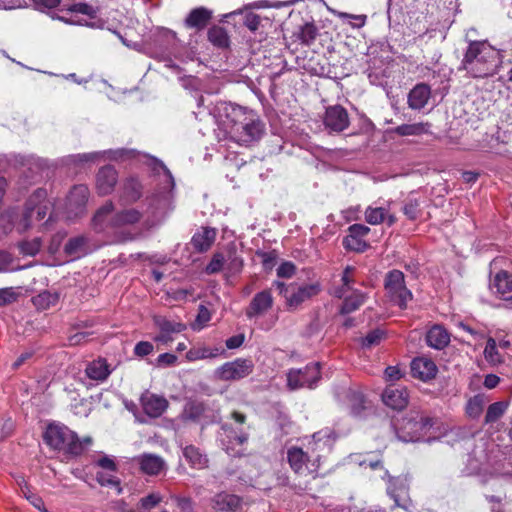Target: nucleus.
<instances>
[{"instance_id": "f257e3e1", "label": "nucleus", "mask_w": 512, "mask_h": 512, "mask_svg": "<svg viewBox=\"0 0 512 512\" xmlns=\"http://www.w3.org/2000/svg\"><path fill=\"white\" fill-rule=\"evenodd\" d=\"M218 110L224 113L221 122L237 143L249 144L262 137L264 124L252 110L227 103H221Z\"/></svg>"}, {"instance_id": "f03ea898", "label": "nucleus", "mask_w": 512, "mask_h": 512, "mask_svg": "<svg viewBox=\"0 0 512 512\" xmlns=\"http://www.w3.org/2000/svg\"><path fill=\"white\" fill-rule=\"evenodd\" d=\"M499 64V52L487 41H471L460 69L471 77L485 78L496 74Z\"/></svg>"}, {"instance_id": "7ed1b4c3", "label": "nucleus", "mask_w": 512, "mask_h": 512, "mask_svg": "<svg viewBox=\"0 0 512 512\" xmlns=\"http://www.w3.org/2000/svg\"><path fill=\"white\" fill-rule=\"evenodd\" d=\"M44 441L54 450L72 456L82 454L92 443L90 437L80 440L72 430L61 424H50L44 433Z\"/></svg>"}, {"instance_id": "20e7f679", "label": "nucleus", "mask_w": 512, "mask_h": 512, "mask_svg": "<svg viewBox=\"0 0 512 512\" xmlns=\"http://www.w3.org/2000/svg\"><path fill=\"white\" fill-rule=\"evenodd\" d=\"M114 210L111 201L106 202L99 208L94 215L93 225L98 231H103L106 227L120 228L136 224L142 218V212L136 208H127L118 211L110 217Z\"/></svg>"}, {"instance_id": "39448f33", "label": "nucleus", "mask_w": 512, "mask_h": 512, "mask_svg": "<svg viewBox=\"0 0 512 512\" xmlns=\"http://www.w3.org/2000/svg\"><path fill=\"white\" fill-rule=\"evenodd\" d=\"M351 458L352 461L360 466H368L372 470L382 469L383 475L381 478L387 480V494L394 500L396 506L406 508V505L403 503L408 494V484L405 477H391L388 471L383 469L381 460L378 457L372 456L371 453H367L364 459H361L359 455L351 456Z\"/></svg>"}, {"instance_id": "423d86ee", "label": "nucleus", "mask_w": 512, "mask_h": 512, "mask_svg": "<svg viewBox=\"0 0 512 512\" xmlns=\"http://www.w3.org/2000/svg\"><path fill=\"white\" fill-rule=\"evenodd\" d=\"M397 437L403 442H416L423 438L432 427V419L418 411H410L401 420L393 424Z\"/></svg>"}, {"instance_id": "0eeeda50", "label": "nucleus", "mask_w": 512, "mask_h": 512, "mask_svg": "<svg viewBox=\"0 0 512 512\" xmlns=\"http://www.w3.org/2000/svg\"><path fill=\"white\" fill-rule=\"evenodd\" d=\"M218 418V411L209 407L208 404L197 401H188L181 414L174 419L175 429H179L187 422L201 423L203 425L215 422Z\"/></svg>"}, {"instance_id": "6e6552de", "label": "nucleus", "mask_w": 512, "mask_h": 512, "mask_svg": "<svg viewBox=\"0 0 512 512\" xmlns=\"http://www.w3.org/2000/svg\"><path fill=\"white\" fill-rule=\"evenodd\" d=\"M384 289L388 299L401 309L407 308L413 299L412 292L406 286L405 275L400 270L393 269L385 275Z\"/></svg>"}, {"instance_id": "1a4fd4ad", "label": "nucleus", "mask_w": 512, "mask_h": 512, "mask_svg": "<svg viewBox=\"0 0 512 512\" xmlns=\"http://www.w3.org/2000/svg\"><path fill=\"white\" fill-rule=\"evenodd\" d=\"M254 370L251 359L237 358L226 362L214 371L216 379L221 381H238L249 376Z\"/></svg>"}, {"instance_id": "9d476101", "label": "nucleus", "mask_w": 512, "mask_h": 512, "mask_svg": "<svg viewBox=\"0 0 512 512\" xmlns=\"http://www.w3.org/2000/svg\"><path fill=\"white\" fill-rule=\"evenodd\" d=\"M320 380L319 363H310L303 368L290 369L287 373V385L291 390L313 388Z\"/></svg>"}, {"instance_id": "9b49d317", "label": "nucleus", "mask_w": 512, "mask_h": 512, "mask_svg": "<svg viewBox=\"0 0 512 512\" xmlns=\"http://www.w3.org/2000/svg\"><path fill=\"white\" fill-rule=\"evenodd\" d=\"M154 171L157 174V181L161 185L160 191L153 196L156 202V209H165L171 200V193L174 189L175 182L171 172L162 162H156Z\"/></svg>"}, {"instance_id": "f8f14e48", "label": "nucleus", "mask_w": 512, "mask_h": 512, "mask_svg": "<svg viewBox=\"0 0 512 512\" xmlns=\"http://www.w3.org/2000/svg\"><path fill=\"white\" fill-rule=\"evenodd\" d=\"M288 462L291 468L298 474L314 473L317 471L319 465L318 461L320 458L319 454H316L313 459L301 448L293 447L288 450L287 453Z\"/></svg>"}, {"instance_id": "ddd939ff", "label": "nucleus", "mask_w": 512, "mask_h": 512, "mask_svg": "<svg viewBox=\"0 0 512 512\" xmlns=\"http://www.w3.org/2000/svg\"><path fill=\"white\" fill-rule=\"evenodd\" d=\"M274 304V298L271 289H264L257 292L251 299L245 309V315L248 319H257L270 311Z\"/></svg>"}, {"instance_id": "4468645a", "label": "nucleus", "mask_w": 512, "mask_h": 512, "mask_svg": "<svg viewBox=\"0 0 512 512\" xmlns=\"http://www.w3.org/2000/svg\"><path fill=\"white\" fill-rule=\"evenodd\" d=\"M154 324L159 329V334L154 337V341L161 344L172 342L174 340L173 334H179L186 330L184 323L163 316H155Z\"/></svg>"}, {"instance_id": "2eb2a0df", "label": "nucleus", "mask_w": 512, "mask_h": 512, "mask_svg": "<svg viewBox=\"0 0 512 512\" xmlns=\"http://www.w3.org/2000/svg\"><path fill=\"white\" fill-rule=\"evenodd\" d=\"M325 128L330 132H342L350 123L347 110L340 105L329 106L323 119Z\"/></svg>"}, {"instance_id": "dca6fc26", "label": "nucleus", "mask_w": 512, "mask_h": 512, "mask_svg": "<svg viewBox=\"0 0 512 512\" xmlns=\"http://www.w3.org/2000/svg\"><path fill=\"white\" fill-rule=\"evenodd\" d=\"M370 228L363 224H353L348 229V235L343 239V246L347 250L364 252L368 248L364 237L369 233Z\"/></svg>"}, {"instance_id": "f3484780", "label": "nucleus", "mask_w": 512, "mask_h": 512, "mask_svg": "<svg viewBox=\"0 0 512 512\" xmlns=\"http://www.w3.org/2000/svg\"><path fill=\"white\" fill-rule=\"evenodd\" d=\"M319 292L320 285L318 283L305 284L299 287L292 286L290 294L287 295L286 305L290 309H295Z\"/></svg>"}, {"instance_id": "a211bd4d", "label": "nucleus", "mask_w": 512, "mask_h": 512, "mask_svg": "<svg viewBox=\"0 0 512 512\" xmlns=\"http://www.w3.org/2000/svg\"><path fill=\"white\" fill-rule=\"evenodd\" d=\"M133 462L139 466L142 473L151 476L160 474L166 468L164 459L152 453H144L134 457Z\"/></svg>"}, {"instance_id": "6ab92c4d", "label": "nucleus", "mask_w": 512, "mask_h": 512, "mask_svg": "<svg viewBox=\"0 0 512 512\" xmlns=\"http://www.w3.org/2000/svg\"><path fill=\"white\" fill-rule=\"evenodd\" d=\"M382 401L394 410H402L408 404L409 394L405 387L388 386L382 393Z\"/></svg>"}, {"instance_id": "aec40b11", "label": "nucleus", "mask_w": 512, "mask_h": 512, "mask_svg": "<svg viewBox=\"0 0 512 512\" xmlns=\"http://www.w3.org/2000/svg\"><path fill=\"white\" fill-rule=\"evenodd\" d=\"M113 372V368L105 358H98L86 365L85 375L96 384L105 382Z\"/></svg>"}, {"instance_id": "412c9836", "label": "nucleus", "mask_w": 512, "mask_h": 512, "mask_svg": "<svg viewBox=\"0 0 512 512\" xmlns=\"http://www.w3.org/2000/svg\"><path fill=\"white\" fill-rule=\"evenodd\" d=\"M212 508L220 512H235L242 506V498L235 494L222 491L211 498Z\"/></svg>"}, {"instance_id": "4be33fe9", "label": "nucleus", "mask_w": 512, "mask_h": 512, "mask_svg": "<svg viewBox=\"0 0 512 512\" xmlns=\"http://www.w3.org/2000/svg\"><path fill=\"white\" fill-rule=\"evenodd\" d=\"M436 364L429 358L418 357L411 362V373L414 378L427 382L437 374Z\"/></svg>"}, {"instance_id": "5701e85b", "label": "nucleus", "mask_w": 512, "mask_h": 512, "mask_svg": "<svg viewBox=\"0 0 512 512\" xmlns=\"http://www.w3.org/2000/svg\"><path fill=\"white\" fill-rule=\"evenodd\" d=\"M45 196V192L42 190H38L33 197L29 200L26 211L24 213L23 219L21 221L22 230L25 231L31 226L30 219L36 214L37 220H42L46 217L48 212V206L46 204H38L35 206H32L34 203V198L37 200H40Z\"/></svg>"}, {"instance_id": "b1692460", "label": "nucleus", "mask_w": 512, "mask_h": 512, "mask_svg": "<svg viewBox=\"0 0 512 512\" xmlns=\"http://www.w3.org/2000/svg\"><path fill=\"white\" fill-rule=\"evenodd\" d=\"M118 175L113 166L102 167L96 177V188L100 195H108L117 183Z\"/></svg>"}, {"instance_id": "393cba45", "label": "nucleus", "mask_w": 512, "mask_h": 512, "mask_svg": "<svg viewBox=\"0 0 512 512\" xmlns=\"http://www.w3.org/2000/svg\"><path fill=\"white\" fill-rule=\"evenodd\" d=\"M141 405L148 416L156 418L165 412L168 407V401L163 396L147 392L141 396Z\"/></svg>"}, {"instance_id": "a878e982", "label": "nucleus", "mask_w": 512, "mask_h": 512, "mask_svg": "<svg viewBox=\"0 0 512 512\" xmlns=\"http://www.w3.org/2000/svg\"><path fill=\"white\" fill-rule=\"evenodd\" d=\"M216 235V229L201 227L191 239V244L194 250L200 253L208 251L215 242Z\"/></svg>"}, {"instance_id": "bb28decb", "label": "nucleus", "mask_w": 512, "mask_h": 512, "mask_svg": "<svg viewBox=\"0 0 512 512\" xmlns=\"http://www.w3.org/2000/svg\"><path fill=\"white\" fill-rule=\"evenodd\" d=\"M336 439L335 433L331 428H324L312 435V441L309 442V448L313 452L330 450Z\"/></svg>"}, {"instance_id": "cd10ccee", "label": "nucleus", "mask_w": 512, "mask_h": 512, "mask_svg": "<svg viewBox=\"0 0 512 512\" xmlns=\"http://www.w3.org/2000/svg\"><path fill=\"white\" fill-rule=\"evenodd\" d=\"M493 292L505 300H512V276L505 271L497 273L490 284Z\"/></svg>"}, {"instance_id": "c85d7f7f", "label": "nucleus", "mask_w": 512, "mask_h": 512, "mask_svg": "<svg viewBox=\"0 0 512 512\" xmlns=\"http://www.w3.org/2000/svg\"><path fill=\"white\" fill-rule=\"evenodd\" d=\"M431 95L427 84H417L408 95V105L411 109L420 110L425 107Z\"/></svg>"}, {"instance_id": "c756f323", "label": "nucleus", "mask_w": 512, "mask_h": 512, "mask_svg": "<svg viewBox=\"0 0 512 512\" xmlns=\"http://www.w3.org/2000/svg\"><path fill=\"white\" fill-rule=\"evenodd\" d=\"M348 295L344 294L343 303L340 309L342 314H350L358 310L367 300V294L360 290H351Z\"/></svg>"}, {"instance_id": "7c9ffc66", "label": "nucleus", "mask_w": 512, "mask_h": 512, "mask_svg": "<svg viewBox=\"0 0 512 512\" xmlns=\"http://www.w3.org/2000/svg\"><path fill=\"white\" fill-rule=\"evenodd\" d=\"M426 342L430 347L440 350L449 344L450 335L444 327L435 325L427 332Z\"/></svg>"}, {"instance_id": "2f4dec72", "label": "nucleus", "mask_w": 512, "mask_h": 512, "mask_svg": "<svg viewBox=\"0 0 512 512\" xmlns=\"http://www.w3.org/2000/svg\"><path fill=\"white\" fill-rule=\"evenodd\" d=\"M212 17V11L205 7L193 9L187 16L185 23L187 27L201 30L205 28Z\"/></svg>"}, {"instance_id": "473e14b6", "label": "nucleus", "mask_w": 512, "mask_h": 512, "mask_svg": "<svg viewBox=\"0 0 512 512\" xmlns=\"http://www.w3.org/2000/svg\"><path fill=\"white\" fill-rule=\"evenodd\" d=\"M183 456L194 469L202 470L208 467L209 460L207 455L193 445H188L183 449Z\"/></svg>"}, {"instance_id": "72a5a7b5", "label": "nucleus", "mask_w": 512, "mask_h": 512, "mask_svg": "<svg viewBox=\"0 0 512 512\" xmlns=\"http://www.w3.org/2000/svg\"><path fill=\"white\" fill-rule=\"evenodd\" d=\"M89 196V189L85 185H76L72 188L68 196V205L71 209L75 208L82 212Z\"/></svg>"}, {"instance_id": "f704fd0d", "label": "nucleus", "mask_w": 512, "mask_h": 512, "mask_svg": "<svg viewBox=\"0 0 512 512\" xmlns=\"http://www.w3.org/2000/svg\"><path fill=\"white\" fill-rule=\"evenodd\" d=\"M142 195V186L138 180L130 178L123 184L121 199L127 203L136 202Z\"/></svg>"}, {"instance_id": "c9c22d12", "label": "nucleus", "mask_w": 512, "mask_h": 512, "mask_svg": "<svg viewBox=\"0 0 512 512\" xmlns=\"http://www.w3.org/2000/svg\"><path fill=\"white\" fill-rule=\"evenodd\" d=\"M223 350L221 348H209L206 346L191 348L186 353V359L188 361H197L202 359H211L219 356Z\"/></svg>"}, {"instance_id": "e433bc0d", "label": "nucleus", "mask_w": 512, "mask_h": 512, "mask_svg": "<svg viewBox=\"0 0 512 512\" xmlns=\"http://www.w3.org/2000/svg\"><path fill=\"white\" fill-rule=\"evenodd\" d=\"M59 300V295L56 292L45 290L32 298L33 305L38 310H46L55 306Z\"/></svg>"}, {"instance_id": "4c0bfd02", "label": "nucleus", "mask_w": 512, "mask_h": 512, "mask_svg": "<svg viewBox=\"0 0 512 512\" xmlns=\"http://www.w3.org/2000/svg\"><path fill=\"white\" fill-rule=\"evenodd\" d=\"M86 243L84 236L73 237L65 244L64 251L67 255L78 258L86 253Z\"/></svg>"}, {"instance_id": "58836bf2", "label": "nucleus", "mask_w": 512, "mask_h": 512, "mask_svg": "<svg viewBox=\"0 0 512 512\" xmlns=\"http://www.w3.org/2000/svg\"><path fill=\"white\" fill-rule=\"evenodd\" d=\"M431 125L428 122L413 124H402L396 127L395 132L400 136H412L426 134L430 131Z\"/></svg>"}, {"instance_id": "ea45409f", "label": "nucleus", "mask_w": 512, "mask_h": 512, "mask_svg": "<svg viewBox=\"0 0 512 512\" xmlns=\"http://www.w3.org/2000/svg\"><path fill=\"white\" fill-rule=\"evenodd\" d=\"M508 407L509 402L506 401H499L489 405L485 415V423L490 424L499 420L507 411Z\"/></svg>"}, {"instance_id": "a19ab883", "label": "nucleus", "mask_w": 512, "mask_h": 512, "mask_svg": "<svg viewBox=\"0 0 512 512\" xmlns=\"http://www.w3.org/2000/svg\"><path fill=\"white\" fill-rule=\"evenodd\" d=\"M124 152L125 151L123 149H119V150H115V151L109 150V151H104V152L83 153V154L74 155L73 160L77 163L78 162L79 163L94 162V161L98 160L103 154H106V153L110 154L112 159H118L119 157H121L124 154Z\"/></svg>"}, {"instance_id": "79ce46f5", "label": "nucleus", "mask_w": 512, "mask_h": 512, "mask_svg": "<svg viewBox=\"0 0 512 512\" xmlns=\"http://www.w3.org/2000/svg\"><path fill=\"white\" fill-rule=\"evenodd\" d=\"M485 399L483 395H475L466 404V413L472 419H477L483 412Z\"/></svg>"}, {"instance_id": "37998d69", "label": "nucleus", "mask_w": 512, "mask_h": 512, "mask_svg": "<svg viewBox=\"0 0 512 512\" xmlns=\"http://www.w3.org/2000/svg\"><path fill=\"white\" fill-rule=\"evenodd\" d=\"M484 357L487 362L490 364L496 365L502 362V357L497 350V343L494 338H489L487 340L485 349H484Z\"/></svg>"}, {"instance_id": "c03bdc74", "label": "nucleus", "mask_w": 512, "mask_h": 512, "mask_svg": "<svg viewBox=\"0 0 512 512\" xmlns=\"http://www.w3.org/2000/svg\"><path fill=\"white\" fill-rule=\"evenodd\" d=\"M208 39L211 43L218 47H226L229 38L226 31L222 27H213L208 31Z\"/></svg>"}, {"instance_id": "a18cd8bd", "label": "nucleus", "mask_w": 512, "mask_h": 512, "mask_svg": "<svg viewBox=\"0 0 512 512\" xmlns=\"http://www.w3.org/2000/svg\"><path fill=\"white\" fill-rule=\"evenodd\" d=\"M387 210L382 207H368L365 211V219L371 225H378L384 222Z\"/></svg>"}, {"instance_id": "49530a36", "label": "nucleus", "mask_w": 512, "mask_h": 512, "mask_svg": "<svg viewBox=\"0 0 512 512\" xmlns=\"http://www.w3.org/2000/svg\"><path fill=\"white\" fill-rule=\"evenodd\" d=\"M354 271V268L351 266H347L342 274V287L339 289H336L334 292V295L341 298L344 296V294L349 293L352 288L350 287V284L353 282L352 279V273Z\"/></svg>"}, {"instance_id": "de8ad7c7", "label": "nucleus", "mask_w": 512, "mask_h": 512, "mask_svg": "<svg viewBox=\"0 0 512 512\" xmlns=\"http://www.w3.org/2000/svg\"><path fill=\"white\" fill-rule=\"evenodd\" d=\"M384 337V331L377 328L370 331L364 338H362L361 344L364 348H371L380 344Z\"/></svg>"}, {"instance_id": "09e8293b", "label": "nucleus", "mask_w": 512, "mask_h": 512, "mask_svg": "<svg viewBox=\"0 0 512 512\" xmlns=\"http://www.w3.org/2000/svg\"><path fill=\"white\" fill-rule=\"evenodd\" d=\"M347 397L350 402L351 412L353 414H359L364 409V397L360 392L348 391Z\"/></svg>"}, {"instance_id": "8fccbe9b", "label": "nucleus", "mask_w": 512, "mask_h": 512, "mask_svg": "<svg viewBox=\"0 0 512 512\" xmlns=\"http://www.w3.org/2000/svg\"><path fill=\"white\" fill-rule=\"evenodd\" d=\"M317 36V28L312 23H306L302 26L299 38L302 43L309 45L311 44Z\"/></svg>"}, {"instance_id": "3c124183", "label": "nucleus", "mask_w": 512, "mask_h": 512, "mask_svg": "<svg viewBox=\"0 0 512 512\" xmlns=\"http://www.w3.org/2000/svg\"><path fill=\"white\" fill-rule=\"evenodd\" d=\"M403 213L410 220H415L420 215V204L417 199L409 198L403 206Z\"/></svg>"}, {"instance_id": "603ef678", "label": "nucleus", "mask_w": 512, "mask_h": 512, "mask_svg": "<svg viewBox=\"0 0 512 512\" xmlns=\"http://www.w3.org/2000/svg\"><path fill=\"white\" fill-rule=\"evenodd\" d=\"M19 248L24 255L34 256L41 248V240L35 238L31 241H23L19 244Z\"/></svg>"}, {"instance_id": "864d4df0", "label": "nucleus", "mask_w": 512, "mask_h": 512, "mask_svg": "<svg viewBox=\"0 0 512 512\" xmlns=\"http://www.w3.org/2000/svg\"><path fill=\"white\" fill-rule=\"evenodd\" d=\"M68 10L71 12H76V13H80L83 15H87L91 18L95 17L97 14L96 8H94L93 6H91L87 3H84V2L75 3V4L71 5L68 8Z\"/></svg>"}, {"instance_id": "5fc2aeb1", "label": "nucleus", "mask_w": 512, "mask_h": 512, "mask_svg": "<svg viewBox=\"0 0 512 512\" xmlns=\"http://www.w3.org/2000/svg\"><path fill=\"white\" fill-rule=\"evenodd\" d=\"M162 501V496L159 493H151L140 500V508L143 510H150L157 506Z\"/></svg>"}, {"instance_id": "6e6d98bb", "label": "nucleus", "mask_w": 512, "mask_h": 512, "mask_svg": "<svg viewBox=\"0 0 512 512\" xmlns=\"http://www.w3.org/2000/svg\"><path fill=\"white\" fill-rule=\"evenodd\" d=\"M224 265V257L220 253H216L213 255L211 261L206 266V273L208 274H215L221 271L222 267Z\"/></svg>"}, {"instance_id": "4d7b16f0", "label": "nucleus", "mask_w": 512, "mask_h": 512, "mask_svg": "<svg viewBox=\"0 0 512 512\" xmlns=\"http://www.w3.org/2000/svg\"><path fill=\"white\" fill-rule=\"evenodd\" d=\"M96 480L101 486H111L116 487L118 489V492H121L120 483L119 481L110 475H106L103 472H98L96 474Z\"/></svg>"}, {"instance_id": "13d9d810", "label": "nucleus", "mask_w": 512, "mask_h": 512, "mask_svg": "<svg viewBox=\"0 0 512 512\" xmlns=\"http://www.w3.org/2000/svg\"><path fill=\"white\" fill-rule=\"evenodd\" d=\"M295 271V265L290 261H286L281 263L277 268V276L280 278H291L295 274Z\"/></svg>"}, {"instance_id": "bf43d9fd", "label": "nucleus", "mask_w": 512, "mask_h": 512, "mask_svg": "<svg viewBox=\"0 0 512 512\" xmlns=\"http://www.w3.org/2000/svg\"><path fill=\"white\" fill-rule=\"evenodd\" d=\"M153 344L148 341H140L134 347V354L139 357H144L153 352Z\"/></svg>"}, {"instance_id": "052dcab7", "label": "nucleus", "mask_w": 512, "mask_h": 512, "mask_svg": "<svg viewBox=\"0 0 512 512\" xmlns=\"http://www.w3.org/2000/svg\"><path fill=\"white\" fill-rule=\"evenodd\" d=\"M404 373L400 366H388L384 371V378L386 381H397L403 377Z\"/></svg>"}, {"instance_id": "680f3d73", "label": "nucleus", "mask_w": 512, "mask_h": 512, "mask_svg": "<svg viewBox=\"0 0 512 512\" xmlns=\"http://www.w3.org/2000/svg\"><path fill=\"white\" fill-rule=\"evenodd\" d=\"M17 298V294L13 288H2L0 289V306L10 304Z\"/></svg>"}, {"instance_id": "e2e57ef3", "label": "nucleus", "mask_w": 512, "mask_h": 512, "mask_svg": "<svg viewBox=\"0 0 512 512\" xmlns=\"http://www.w3.org/2000/svg\"><path fill=\"white\" fill-rule=\"evenodd\" d=\"M36 9L45 11L54 9L61 4V0H32Z\"/></svg>"}, {"instance_id": "0e129e2a", "label": "nucleus", "mask_w": 512, "mask_h": 512, "mask_svg": "<svg viewBox=\"0 0 512 512\" xmlns=\"http://www.w3.org/2000/svg\"><path fill=\"white\" fill-rule=\"evenodd\" d=\"M23 493H24V496L25 498L36 508L38 509L39 511H41L45 506H44V501L43 499L32 493L30 490H23Z\"/></svg>"}, {"instance_id": "69168bd1", "label": "nucleus", "mask_w": 512, "mask_h": 512, "mask_svg": "<svg viewBox=\"0 0 512 512\" xmlns=\"http://www.w3.org/2000/svg\"><path fill=\"white\" fill-rule=\"evenodd\" d=\"M244 25L251 31H256L260 25V17L255 13H248L244 18Z\"/></svg>"}, {"instance_id": "338daca9", "label": "nucleus", "mask_w": 512, "mask_h": 512, "mask_svg": "<svg viewBox=\"0 0 512 512\" xmlns=\"http://www.w3.org/2000/svg\"><path fill=\"white\" fill-rule=\"evenodd\" d=\"M176 505L183 512H192L193 511V501L189 497H174Z\"/></svg>"}, {"instance_id": "774afa93", "label": "nucleus", "mask_w": 512, "mask_h": 512, "mask_svg": "<svg viewBox=\"0 0 512 512\" xmlns=\"http://www.w3.org/2000/svg\"><path fill=\"white\" fill-rule=\"evenodd\" d=\"M177 357L171 353L160 354L157 358L158 366H172L176 363Z\"/></svg>"}]
</instances>
